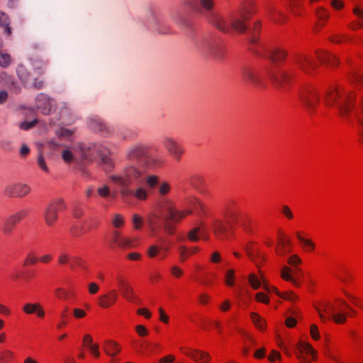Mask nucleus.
I'll list each match as a JSON object with an SVG mask.
<instances>
[{
	"label": "nucleus",
	"mask_w": 363,
	"mask_h": 363,
	"mask_svg": "<svg viewBox=\"0 0 363 363\" xmlns=\"http://www.w3.org/2000/svg\"><path fill=\"white\" fill-rule=\"evenodd\" d=\"M250 318L255 326L260 331H264L266 328L264 320L257 313L252 312L250 313Z\"/></svg>",
	"instance_id": "obj_36"
},
{
	"label": "nucleus",
	"mask_w": 363,
	"mask_h": 363,
	"mask_svg": "<svg viewBox=\"0 0 363 363\" xmlns=\"http://www.w3.org/2000/svg\"><path fill=\"white\" fill-rule=\"evenodd\" d=\"M287 263L292 267L293 269H298L297 267L301 264L302 261L299 256L297 255H291L288 259Z\"/></svg>",
	"instance_id": "obj_58"
},
{
	"label": "nucleus",
	"mask_w": 363,
	"mask_h": 363,
	"mask_svg": "<svg viewBox=\"0 0 363 363\" xmlns=\"http://www.w3.org/2000/svg\"><path fill=\"white\" fill-rule=\"evenodd\" d=\"M255 298L256 301L264 304H269L270 301L269 296L263 292H257L255 294Z\"/></svg>",
	"instance_id": "obj_64"
},
{
	"label": "nucleus",
	"mask_w": 363,
	"mask_h": 363,
	"mask_svg": "<svg viewBox=\"0 0 363 363\" xmlns=\"http://www.w3.org/2000/svg\"><path fill=\"white\" fill-rule=\"evenodd\" d=\"M189 184L194 188L199 189L204 184L205 179L203 176L199 174H194L189 177Z\"/></svg>",
	"instance_id": "obj_39"
},
{
	"label": "nucleus",
	"mask_w": 363,
	"mask_h": 363,
	"mask_svg": "<svg viewBox=\"0 0 363 363\" xmlns=\"http://www.w3.org/2000/svg\"><path fill=\"white\" fill-rule=\"evenodd\" d=\"M131 196L140 201H145L148 197L147 191L143 187H138Z\"/></svg>",
	"instance_id": "obj_49"
},
{
	"label": "nucleus",
	"mask_w": 363,
	"mask_h": 363,
	"mask_svg": "<svg viewBox=\"0 0 363 363\" xmlns=\"http://www.w3.org/2000/svg\"><path fill=\"white\" fill-rule=\"evenodd\" d=\"M328 40L335 44L350 43L352 38L346 34H333L328 37Z\"/></svg>",
	"instance_id": "obj_34"
},
{
	"label": "nucleus",
	"mask_w": 363,
	"mask_h": 363,
	"mask_svg": "<svg viewBox=\"0 0 363 363\" xmlns=\"http://www.w3.org/2000/svg\"><path fill=\"white\" fill-rule=\"evenodd\" d=\"M304 0H289V6L294 16L302 17L305 15Z\"/></svg>",
	"instance_id": "obj_29"
},
{
	"label": "nucleus",
	"mask_w": 363,
	"mask_h": 363,
	"mask_svg": "<svg viewBox=\"0 0 363 363\" xmlns=\"http://www.w3.org/2000/svg\"><path fill=\"white\" fill-rule=\"evenodd\" d=\"M343 294L351 304L354 305L358 308H362V303L359 298L352 295L345 290H343Z\"/></svg>",
	"instance_id": "obj_45"
},
{
	"label": "nucleus",
	"mask_w": 363,
	"mask_h": 363,
	"mask_svg": "<svg viewBox=\"0 0 363 363\" xmlns=\"http://www.w3.org/2000/svg\"><path fill=\"white\" fill-rule=\"evenodd\" d=\"M163 145L168 154L176 162H179L184 153L183 145L172 138H166L163 140Z\"/></svg>",
	"instance_id": "obj_13"
},
{
	"label": "nucleus",
	"mask_w": 363,
	"mask_h": 363,
	"mask_svg": "<svg viewBox=\"0 0 363 363\" xmlns=\"http://www.w3.org/2000/svg\"><path fill=\"white\" fill-rule=\"evenodd\" d=\"M256 13L255 3H243L239 9V16L231 17L230 23L217 13H211L209 22L222 32H228L232 28L235 31L242 33L247 30L246 22L250 21Z\"/></svg>",
	"instance_id": "obj_3"
},
{
	"label": "nucleus",
	"mask_w": 363,
	"mask_h": 363,
	"mask_svg": "<svg viewBox=\"0 0 363 363\" xmlns=\"http://www.w3.org/2000/svg\"><path fill=\"white\" fill-rule=\"evenodd\" d=\"M201 251V248L198 246L187 247L181 245L178 247V253L180 262H184L193 255L198 254Z\"/></svg>",
	"instance_id": "obj_28"
},
{
	"label": "nucleus",
	"mask_w": 363,
	"mask_h": 363,
	"mask_svg": "<svg viewBox=\"0 0 363 363\" xmlns=\"http://www.w3.org/2000/svg\"><path fill=\"white\" fill-rule=\"evenodd\" d=\"M172 187L170 184L168 182H162L160 184L158 188V193L160 196H164L171 191Z\"/></svg>",
	"instance_id": "obj_53"
},
{
	"label": "nucleus",
	"mask_w": 363,
	"mask_h": 363,
	"mask_svg": "<svg viewBox=\"0 0 363 363\" xmlns=\"http://www.w3.org/2000/svg\"><path fill=\"white\" fill-rule=\"evenodd\" d=\"M14 353L9 350H5L0 352V363H9L14 359Z\"/></svg>",
	"instance_id": "obj_47"
},
{
	"label": "nucleus",
	"mask_w": 363,
	"mask_h": 363,
	"mask_svg": "<svg viewBox=\"0 0 363 363\" xmlns=\"http://www.w3.org/2000/svg\"><path fill=\"white\" fill-rule=\"evenodd\" d=\"M165 216L155 210H152L147 216V225L153 234H156L161 228L162 220Z\"/></svg>",
	"instance_id": "obj_21"
},
{
	"label": "nucleus",
	"mask_w": 363,
	"mask_h": 363,
	"mask_svg": "<svg viewBox=\"0 0 363 363\" xmlns=\"http://www.w3.org/2000/svg\"><path fill=\"white\" fill-rule=\"evenodd\" d=\"M67 209L64 200L57 199L52 201L43 212V220L48 227H53L57 222L59 214Z\"/></svg>",
	"instance_id": "obj_8"
},
{
	"label": "nucleus",
	"mask_w": 363,
	"mask_h": 363,
	"mask_svg": "<svg viewBox=\"0 0 363 363\" xmlns=\"http://www.w3.org/2000/svg\"><path fill=\"white\" fill-rule=\"evenodd\" d=\"M280 213L284 216L288 220H292L294 215L290 207L287 205H283L280 208Z\"/></svg>",
	"instance_id": "obj_62"
},
{
	"label": "nucleus",
	"mask_w": 363,
	"mask_h": 363,
	"mask_svg": "<svg viewBox=\"0 0 363 363\" xmlns=\"http://www.w3.org/2000/svg\"><path fill=\"white\" fill-rule=\"evenodd\" d=\"M352 18L347 24V28L357 31L363 28V6L359 4H354L352 9Z\"/></svg>",
	"instance_id": "obj_15"
},
{
	"label": "nucleus",
	"mask_w": 363,
	"mask_h": 363,
	"mask_svg": "<svg viewBox=\"0 0 363 363\" xmlns=\"http://www.w3.org/2000/svg\"><path fill=\"white\" fill-rule=\"evenodd\" d=\"M225 283L228 286L232 287L235 285V270L229 269L225 274Z\"/></svg>",
	"instance_id": "obj_54"
},
{
	"label": "nucleus",
	"mask_w": 363,
	"mask_h": 363,
	"mask_svg": "<svg viewBox=\"0 0 363 363\" xmlns=\"http://www.w3.org/2000/svg\"><path fill=\"white\" fill-rule=\"evenodd\" d=\"M103 350L104 352L110 357H111V362H114V358L118 355L121 350V345L113 340H107L103 344Z\"/></svg>",
	"instance_id": "obj_27"
},
{
	"label": "nucleus",
	"mask_w": 363,
	"mask_h": 363,
	"mask_svg": "<svg viewBox=\"0 0 363 363\" xmlns=\"http://www.w3.org/2000/svg\"><path fill=\"white\" fill-rule=\"evenodd\" d=\"M112 224L116 228H122L124 225V218L121 214H116L112 219Z\"/></svg>",
	"instance_id": "obj_63"
},
{
	"label": "nucleus",
	"mask_w": 363,
	"mask_h": 363,
	"mask_svg": "<svg viewBox=\"0 0 363 363\" xmlns=\"http://www.w3.org/2000/svg\"><path fill=\"white\" fill-rule=\"evenodd\" d=\"M5 194L11 197H24L30 191V187L26 184H13L7 186Z\"/></svg>",
	"instance_id": "obj_20"
},
{
	"label": "nucleus",
	"mask_w": 363,
	"mask_h": 363,
	"mask_svg": "<svg viewBox=\"0 0 363 363\" xmlns=\"http://www.w3.org/2000/svg\"><path fill=\"white\" fill-rule=\"evenodd\" d=\"M22 311L27 315L35 314L39 318L45 316L43 306L40 303H26L23 306Z\"/></svg>",
	"instance_id": "obj_26"
},
{
	"label": "nucleus",
	"mask_w": 363,
	"mask_h": 363,
	"mask_svg": "<svg viewBox=\"0 0 363 363\" xmlns=\"http://www.w3.org/2000/svg\"><path fill=\"white\" fill-rule=\"evenodd\" d=\"M12 62L11 55L6 52L0 51V67L7 68Z\"/></svg>",
	"instance_id": "obj_51"
},
{
	"label": "nucleus",
	"mask_w": 363,
	"mask_h": 363,
	"mask_svg": "<svg viewBox=\"0 0 363 363\" xmlns=\"http://www.w3.org/2000/svg\"><path fill=\"white\" fill-rule=\"evenodd\" d=\"M184 204L187 206L186 209H190L191 207H195L196 205H199L201 208H202L203 203L195 196H189L185 199Z\"/></svg>",
	"instance_id": "obj_52"
},
{
	"label": "nucleus",
	"mask_w": 363,
	"mask_h": 363,
	"mask_svg": "<svg viewBox=\"0 0 363 363\" xmlns=\"http://www.w3.org/2000/svg\"><path fill=\"white\" fill-rule=\"evenodd\" d=\"M279 297L291 302H296L298 300V296L291 291L280 292Z\"/></svg>",
	"instance_id": "obj_56"
},
{
	"label": "nucleus",
	"mask_w": 363,
	"mask_h": 363,
	"mask_svg": "<svg viewBox=\"0 0 363 363\" xmlns=\"http://www.w3.org/2000/svg\"><path fill=\"white\" fill-rule=\"evenodd\" d=\"M147 152L146 147L138 145L130 150L128 157L131 161H140L145 158Z\"/></svg>",
	"instance_id": "obj_30"
},
{
	"label": "nucleus",
	"mask_w": 363,
	"mask_h": 363,
	"mask_svg": "<svg viewBox=\"0 0 363 363\" xmlns=\"http://www.w3.org/2000/svg\"><path fill=\"white\" fill-rule=\"evenodd\" d=\"M315 309L323 323L332 320L335 324L343 325L347 323L348 317L357 315V311L342 298L323 300L317 304Z\"/></svg>",
	"instance_id": "obj_2"
},
{
	"label": "nucleus",
	"mask_w": 363,
	"mask_h": 363,
	"mask_svg": "<svg viewBox=\"0 0 363 363\" xmlns=\"http://www.w3.org/2000/svg\"><path fill=\"white\" fill-rule=\"evenodd\" d=\"M314 14L316 18V28L320 30L327 25L330 18V11L324 6H318L315 8Z\"/></svg>",
	"instance_id": "obj_23"
},
{
	"label": "nucleus",
	"mask_w": 363,
	"mask_h": 363,
	"mask_svg": "<svg viewBox=\"0 0 363 363\" xmlns=\"http://www.w3.org/2000/svg\"><path fill=\"white\" fill-rule=\"evenodd\" d=\"M350 81L358 84H363V69L354 72L350 76Z\"/></svg>",
	"instance_id": "obj_60"
},
{
	"label": "nucleus",
	"mask_w": 363,
	"mask_h": 363,
	"mask_svg": "<svg viewBox=\"0 0 363 363\" xmlns=\"http://www.w3.org/2000/svg\"><path fill=\"white\" fill-rule=\"evenodd\" d=\"M153 209L162 213L163 215L164 211H166L167 214L164 217V220L174 223H181L185 218L193 213V211L190 209L177 210L174 202L164 196H161L155 201Z\"/></svg>",
	"instance_id": "obj_5"
},
{
	"label": "nucleus",
	"mask_w": 363,
	"mask_h": 363,
	"mask_svg": "<svg viewBox=\"0 0 363 363\" xmlns=\"http://www.w3.org/2000/svg\"><path fill=\"white\" fill-rule=\"evenodd\" d=\"M162 246L156 244L150 245L146 250V255L150 259H155L159 257L160 259L162 253Z\"/></svg>",
	"instance_id": "obj_35"
},
{
	"label": "nucleus",
	"mask_w": 363,
	"mask_h": 363,
	"mask_svg": "<svg viewBox=\"0 0 363 363\" xmlns=\"http://www.w3.org/2000/svg\"><path fill=\"white\" fill-rule=\"evenodd\" d=\"M258 255L257 257L256 256L255 257V261H252V262L256 265V267L257 268L259 269L261 267V266L262 264H264V263L266 262L267 257H266V255L264 252H262L261 250H259L258 252V255Z\"/></svg>",
	"instance_id": "obj_61"
},
{
	"label": "nucleus",
	"mask_w": 363,
	"mask_h": 363,
	"mask_svg": "<svg viewBox=\"0 0 363 363\" xmlns=\"http://www.w3.org/2000/svg\"><path fill=\"white\" fill-rule=\"evenodd\" d=\"M296 238L300 242L303 249L307 252H312L315 249V244L313 241L309 238H304L302 236L301 232H296Z\"/></svg>",
	"instance_id": "obj_32"
},
{
	"label": "nucleus",
	"mask_w": 363,
	"mask_h": 363,
	"mask_svg": "<svg viewBox=\"0 0 363 363\" xmlns=\"http://www.w3.org/2000/svg\"><path fill=\"white\" fill-rule=\"evenodd\" d=\"M201 231L200 227H194L192 229H191L186 235V238L188 240H189L191 242H199L201 239V237L199 235Z\"/></svg>",
	"instance_id": "obj_44"
},
{
	"label": "nucleus",
	"mask_w": 363,
	"mask_h": 363,
	"mask_svg": "<svg viewBox=\"0 0 363 363\" xmlns=\"http://www.w3.org/2000/svg\"><path fill=\"white\" fill-rule=\"evenodd\" d=\"M210 230L214 237L219 240L230 239V230L232 229L228 220L219 217H213L210 222Z\"/></svg>",
	"instance_id": "obj_9"
},
{
	"label": "nucleus",
	"mask_w": 363,
	"mask_h": 363,
	"mask_svg": "<svg viewBox=\"0 0 363 363\" xmlns=\"http://www.w3.org/2000/svg\"><path fill=\"white\" fill-rule=\"evenodd\" d=\"M243 249L247 255V257L250 261H255V257L258 256V252L260 250L257 247V244L253 240H249L243 246Z\"/></svg>",
	"instance_id": "obj_31"
},
{
	"label": "nucleus",
	"mask_w": 363,
	"mask_h": 363,
	"mask_svg": "<svg viewBox=\"0 0 363 363\" xmlns=\"http://www.w3.org/2000/svg\"><path fill=\"white\" fill-rule=\"evenodd\" d=\"M180 351L184 355L196 362L208 363L211 359L209 353L200 350L190 347H181Z\"/></svg>",
	"instance_id": "obj_16"
},
{
	"label": "nucleus",
	"mask_w": 363,
	"mask_h": 363,
	"mask_svg": "<svg viewBox=\"0 0 363 363\" xmlns=\"http://www.w3.org/2000/svg\"><path fill=\"white\" fill-rule=\"evenodd\" d=\"M69 234L74 238H79L86 234L83 225L79 226L78 225H73L69 230Z\"/></svg>",
	"instance_id": "obj_50"
},
{
	"label": "nucleus",
	"mask_w": 363,
	"mask_h": 363,
	"mask_svg": "<svg viewBox=\"0 0 363 363\" xmlns=\"http://www.w3.org/2000/svg\"><path fill=\"white\" fill-rule=\"evenodd\" d=\"M119 298V294L116 289H112L106 294L98 297V305L102 308H109L114 306Z\"/></svg>",
	"instance_id": "obj_19"
},
{
	"label": "nucleus",
	"mask_w": 363,
	"mask_h": 363,
	"mask_svg": "<svg viewBox=\"0 0 363 363\" xmlns=\"http://www.w3.org/2000/svg\"><path fill=\"white\" fill-rule=\"evenodd\" d=\"M199 6L201 7V9L204 10L208 12H211L210 15L213 13L212 12L213 9L215 6V1L214 0H199ZM210 16H208L209 18Z\"/></svg>",
	"instance_id": "obj_48"
},
{
	"label": "nucleus",
	"mask_w": 363,
	"mask_h": 363,
	"mask_svg": "<svg viewBox=\"0 0 363 363\" xmlns=\"http://www.w3.org/2000/svg\"><path fill=\"white\" fill-rule=\"evenodd\" d=\"M69 267L72 269H76L79 268L82 270H86L87 269L86 262L82 258L78 256L72 257L71 258Z\"/></svg>",
	"instance_id": "obj_37"
},
{
	"label": "nucleus",
	"mask_w": 363,
	"mask_h": 363,
	"mask_svg": "<svg viewBox=\"0 0 363 363\" xmlns=\"http://www.w3.org/2000/svg\"><path fill=\"white\" fill-rule=\"evenodd\" d=\"M111 242L114 246H118L120 247H126L130 245V241L122 238L120 232L118 230H114L113 232Z\"/></svg>",
	"instance_id": "obj_33"
},
{
	"label": "nucleus",
	"mask_w": 363,
	"mask_h": 363,
	"mask_svg": "<svg viewBox=\"0 0 363 363\" xmlns=\"http://www.w3.org/2000/svg\"><path fill=\"white\" fill-rule=\"evenodd\" d=\"M142 175L141 172L133 166H130L124 169L123 174L112 175L110 179L113 183L121 187V194L123 196H131L133 190L129 186L138 182Z\"/></svg>",
	"instance_id": "obj_6"
},
{
	"label": "nucleus",
	"mask_w": 363,
	"mask_h": 363,
	"mask_svg": "<svg viewBox=\"0 0 363 363\" xmlns=\"http://www.w3.org/2000/svg\"><path fill=\"white\" fill-rule=\"evenodd\" d=\"M315 55L320 65H325L331 67H337L340 65L339 58L327 50H316Z\"/></svg>",
	"instance_id": "obj_18"
},
{
	"label": "nucleus",
	"mask_w": 363,
	"mask_h": 363,
	"mask_svg": "<svg viewBox=\"0 0 363 363\" xmlns=\"http://www.w3.org/2000/svg\"><path fill=\"white\" fill-rule=\"evenodd\" d=\"M120 291L123 297L127 301L130 302L135 301L136 296L130 284L128 285L125 288L122 289Z\"/></svg>",
	"instance_id": "obj_41"
},
{
	"label": "nucleus",
	"mask_w": 363,
	"mask_h": 363,
	"mask_svg": "<svg viewBox=\"0 0 363 363\" xmlns=\"http://www.w3.org/2000/svg\"><path fill=\"white\" fill-rule=\"evenodd\" d=\"M325 355L335 363H350L349 362L344 360L338 352L333 351L329 348L327 350Z\"/></svg>",
	"instance_id": "obj_43"
},
{
	"label": "nucleus",
	"mask_w": 363,
	"mask_h": 363,
	"mask_svg": "<svg viewBox=\"0 0 363 363\" xmlns=\"http://www.w3.org/2000/svg\"><path fill=\"white\" fill-rule=\"evenodd\" d=\"M116 281L119 291L123 288H125L128 285L130 284L128 279L122 274H118L116 275Z\"/></svg>",
	"instance_id": "obj_55"
},
{
	"label": "nucleus",
	"mask_w": 363,
	"mask_h": 363,
	"mask_svg": "<svg viewBox=\"0 0 363 363\" xmlns=\"http://www.w3.org/2000/svg\"><path fill=\"white\" fill-rule=\"evenodd\" d=\"M288 56L287 49L282 45L272 48L268 52L269 59L273 62L282 63Z\"/></svg>",
	"instance_id": "obj_24"
},
{
	"label": "nucleus",
	"mask_w": 363,
	"mask_h": 363,
	"mask_svg": "<svg viewBox=\"0 0 363 363\" xmlns=\"http://www.w3.org/2000/svg\"><path fill=\"white\" fill-rule=\"evenodd\" d=\"M267 77L274 86L282 91L288 90L291 84V76L284 70L269 72Z\"/></svg>",
	"instance_id": "obj_11"
},
{
	"label": "nucleus",
	"mask_w": 363,
	"mask_h": 363,
	"mask_svg": "<svg viewBox=\"0 0 363 363\" xmlns=\"http://www.w3.org/2000/svg\"><path fill=\"white\" fill-rule=\"evenodd\" d=\"M99 224L100 222L94 218H91L88 221L84 222L83 224V227L86 234L96 230L99 226Z\"/></svg>",
	"instance_id": "obj_42"
},
{
	"label": "nucleus",
	"mask_w": 363,
	"mask_h": 363,
	"mask_svg": "<svg viewBox=\"0 0 363 363\" xmlns=\"http://www.w3.org/2000/svg\"><path fill=\"white\" fill-rule=\"evenodd\" d=\"M301 271V269H293L287 265H284L280 269V277L285 281L292 284L296 288L301 287V282L294 277L296 272Z\"/></svg>",
	"instance_id": "obj_22"
},
{
	"label": "nucleus",
	"mask_w": 363,
	"mask_h": 363,
	"mask_svg": "<svg viewBox=\"0 0 363 363\" xmlns=\"http://www.w3.org/2000/svg\"><path fill=\"white\" fill-rule=\"evenodd\" d=\"M337 277L345 286H349L353 281L352 273L346 269L341 272Z\"/></svg>",
	"instance_id": "obj_40"
},
{
	"label": "nucleus",
	"mask_w": 363,
	"mask_h": 363,
	"mask_svg": "<svg viewBox=\"0 0 363 363\" xmlns=\"http://www.w3.org/2000/svg\"><path fill=\"white\" fill-rule=\"evenodd\" d=\"M317 352L311 344L301 342L297 345L296 356L302 363H309L316 358Z\"/></svg>",
	"instance_id": "obj_12"
},
{
	"label": "nucleus",
	"mask_w": 363,
	"mask_h": 363,
	"mask_svg": "<svg viewBox=\"0 0 363 363\" xmlns=\"http://www.w3.org/2000/svg\"><path fill=\"white\" fill-rule=\"evenodd\" d=\"M159 177L157 175H150L145 178V184L148 189H152L159 184Z\"/></svg>",
	"instance_id": "obj_57"
},
{
	"label": "nucleus",
	"mask_w": 363,
	"mask_h": 363,
	"mask_svg": "<svg viewBox=\"0 0 363 363\" xmlns=\"http://www.w3.org/2000/svg\"><path fill=\"white\" fill-rule=\"evenodd\" d=\"M315 52H296L292 57L293 65L306 75L313 76L316 74L319 64L317 62Z\"/></svg>",
	"instance_id": "obj_7"
},
{
	"label": "nucleus",
	"mask_w": 363,
	"mask_h": 363,
	"mask_svg": "<svg viewBox=\"0 0 363 363\" xmlns=\"http://www.w3.org/2000/svg\"><path fill=\"white\" fill-rule=\"evenodd\" d=\"M242 78L244 82H249L258 88H264L266 82L259 73L250 67H245L242 69Z\"/></svg>",
	"instance_id": "obj_14"
},
{
	"label": "nucleus",
	"mask_w": 363,
	"mask_h": 363,
	"mask_svg": "<svg viewBox=\"0 0 363 363\" xmlns=\"http://www.w3.org/2000/svg\"><path fill=\"white\" fill-rule=\"evenodd\" d=\"M300 100L305 108L313 111L320 103L319 93L315 87L305 88L300 94Z\"/></svg>",
	"instance_id": "obj_10"
},
{
	"label": "nucleus",
	"mask_w": 363,
	"mask_h": 363,
	"mask_svg": "<svg viewBox=\"0 0 363 363\" xmlns=\"http://www.w3.org/2000/svg\"><path fill=\"white\" fill-rule=\"evenodd\" d=\"M71 258L67 252H61L57 257V263L60 266H64L68 263L70 264Z\"/></svg>",
	"instance_id": "obj_59"
},
{
	"label": "nucleus",
	"mask_w": 363,
	"mask_h": 363,
	"mask_svg": "<svg viewBox=\"0 0 363 363\" xmlns=\"http://www.w3.org/2000/svg\"><path fill=\"white\" fill-rule=\"evenodd\" d=\"M291 251L292 245L290 238L283 233H279L275 247L276 254L278 256L284 257Z\"/></svg>",
	"instance_id": "obj_17"
},
{
	"label": "nucleus",
	"mask_w": 363,
	"mask_h": 363,
	"mask_svg": "<svg viewBox=\"0 0 363 363\" xmlns=\"http://www.w3.org/2000/svg\"><path fill=\"white\" fill-rule=\"evenodd\" d=\"M248 283L250 286L254 289L257 290L261 287V281L259 276L255 273H251L247 277Z\"/></svg>",
	"instance_id": "obj_46"
},
{
	"label": "nucleus",
	"mask_w": 363,
	"mask_h": 363,
	"mask_svg": "<svg viewBox=\"0 0 363 363\" xmlns=\"http://www.w3.org/2000/svg\"><path fill=\"white\" fill-rule=\"evenodd\" d=\"M55 296L60 300H69L72 296H74V294L69 291H67L63 287H58L55 291Z\"/></svg>",
	"instance_id": "obj_38"
},
{
	"label": "nucleus",
	"mask_w": 363,
	"mask_h": 363,
	"mask_svg": "<svg viewBox=\"0 0 363 363\" xmlns=\"http://www.w3.org/2000/svg\"><path fill=\"white\" fill-rule=\"evenodd\" d=\"M267 13L269 18L278 24H284L289 20V16L285 12L274 6H268L267 9Z\"/></svg>",
	"instance_id": "obj_25"
},
{
	"label": "nucleus",
	"mask_w": 363,
	"mask_h": 363,
	"mask_svg": "<svg viewBox=\"0 0 363 363\" xmlns=\"http://www.w3.org/2000/svg\"><path fill=\"white\" fill-rule=\"evenodd\" d=\"M223 216L231 228L239 225L248 235H252L255 231L251 216L242 211L240 202L236 199H230L225 203Z\"/></svg>",
	"instance_id": "obj_4"
},
{
	"label": "nucleus",
	"mask_w": 363,
	"mask_h": 363,
	"mask_svg": "<svg viewBox=\"0 0 363 363\" xmlns=\"http://www.w3.org/2000/svg\"><path fill=\"white\" fill-rule=\"evenodd\" d=\"M354 99L352 91L341 84L333 85L328 88L323 96V104L329 108H336L340 114L346 116L354 112L359 123V143L363 146V95L358 99V104L354 108Z\"/></svg>",
	"instance_id": "obj_1"
}]
</instances>
